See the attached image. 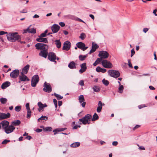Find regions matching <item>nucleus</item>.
Segmentation results:
<instances>
[{"label": "nucleus", "instance_id": "nucleus-41", "mask_svg": "<svg viewBox=\"0 0 157 157\" xmlns=\"http://www.w3.org/2000/svg\"><path fill=\"white\" fill-rule=\"evenodd\" d=\"M52 130V128L50 127H48L44 128V130L45 131H51Z\"/></svg>", "mask_w": 157, "mask_h": 157}, {"label": "nucleus", "instance_id": "nucleus-23", "mask_svg": "<svg viewBox=\"0 0 157 157\" xmlns=\"http://www.w3.org/2000/svg\"><path fill=\"white\" fill-rule=\"evenodd\" d=\"M60 27L56 24L53 25L52 27V30L53 33H57L59 30Z\"/></svg>", "mask_w": 157, "mask_h": 157}, {"label": "nucleus", "instance_id": "nucleus-64", "mask_svg": "<svg viewBox=\"0 0 157 157\" xmlns=\"http://www.w3.org/2000/svg\"><path fill=\"white\" fill-rule=\"evenodd\" d=\"M42 131V129H39V128H37V129L36 131V132H41Z\"/></svg>", "mask_w": 157, "mask_h": 157}, {"label": "nucleus", "instance_id": "nucleus-9", "mask_svg": "<svg viewBox=\"0 0 157 157\" xmlns=\"http://www.w3.org/2000/svg\"><path fill=\"white\" fill-rule=\"evenodd\" d=\"M98 56L102 59H106L108 57L109 54L108 52L106 51H101L99 52Z\"/></svg>", "mask_w": 157, "mask_h": 157}, {"label": "nucleus", "instance_id": "nucleus-63", "mask_svg": "<svg viewBox=\"0 0 157 157\" xmlns=\"http://www.w3.org/2000/svg\"><path fill=\"white\" fill-rule=\"evenodd\" d=\"M148 29L147 28H144L143 29V31L145 33H146L148 30Z\"/></svg>", "mask_w": 157, "mask_h": 157}, {"label": "nucleus", "instance_id": "nucleus-16", "mask_svg": "<svg viewBox=\"0 0 157 157\" xmlns=\"http://www.w3.org/2000/svg\"><path fill=\"white\" fill-rule=\"evenodd\" d=\"M37 105L39 107V108L38 109V110L39 112L43 111L44 108L47 106V105L46 104H43L40 101L39 102Z\"/></svg>", "mask_w": 157, "mask_h": 157}, {"label": "nucleus", "instance_id": "nucleus-31", "mask_svg": "<svg viewBox=\"0 0 157 157\" xmlns=\"http://www.w3.org/2000/svg\"><path fill=\"white\" fill-rule=\"evenodd\" d=\"M54 42L57 48H59L61 47V44L59 40H56Z\"/></svg>", "mask_w": 157, "mask_h": 157}, {"label": "nucleus", "instance_id": "nucleus-20", "mask_svg": "<svg viewBox=\"0 0 157 157\" xmlns=\"http://www.w3.org/2000/svg\"><path fill=\"white\" fill-rule=\"evenodd\" d=\"M23 73H21V75L19 77L20 80L21 81H29V79Z\"/></svg>", "mask_w": 157, "mask_h": 157}, {"label": "nucleus", "instance_id": "nucleus-18", "mask_svg": "<svg viewBox=\"0 0 157 157\" xmlns=\"http://www.w3.org/2000/svg\"><path fill=\"white\" fill-rule=\"evenodd\" d=\"M81 69L79 70V72L82 74L86 71L87 69L86 64L84 63L81 64L80 65Z\"/></svg>", "mask_w": 157, "mask_h": 157}, {"label": "nucleus", "instance_id": "nucleus-14", "mask_svg": "<svg viewBox=\"0 0 157 157\" xmlns=\"http://www.w3.org/2000/svg\"><path fill=\"white\" fill-rule=\"evenodd\" d=\"M79 102L80 104H81V105L83 107H84L85 106L86 103L85 101V99L83 95H80L78 98Z\"/></svg>", "mask_w": 157, "mask_h": 157}, {"label": "nucleus", "instance_id": "nucleus-38", "mask_svg": "<svg viewBox=\"0 0 157 157\" xmlns=\"http://www.w3.org/2000/svg\"><path fill=\"white\" fill-rule=\"evenodd\" d=\"M102 82L104 84L105 86H107L109 84V81L107 80H105V78L103 79L102 80Z\"/></svg>", "mask_w": 157, "mask_h": 157}, {"label": "nucleus", "instance_id": "nucleus-49", "mask_svg": "<svg viewBox=\"0 0 157 157\" xmlns=\"http://www.w3.org/2000/svg\"><path fill=\"white\" fill-rule=\"evenodd\" d=\"M128 65L129 67L131 68H132L133 67L131 63L130 60V59L128 60Z\"/></svg>", "mask_w": 157, "mask_h": 157}, {"label": "nucleus", "instance_id": "nucleus-6", "mask_svg": "<svg viewBox=\"0 0 157 157\" xmlns=\"http://www.w3.org/2000/svg\"><path fill=\"white\" fill-rule=\"evenodd\" d=\"M101 64L103 66L107 68H111L113 67V65L109 61L105 60H102Z\"/></svg>", "mask_w": 157, "mask_h": 157}, {"label": "nucleus", "instance_id": "nucleus-50", "mask_svg": "<svg viewBox=\"0 0 157 157\" xmlns=\"http://www.w3.org/2000/svg\"><path fill=\"white\" fill-rule=\"evenodd\" d=\"M10 140H3L2 142V144H6L8 142H9Z\"/></svg>", "mask_w": 157, "mask_h": 157}, {"label": "nucleus", "instance_id": "nucleus-54", "mask_svg": "<svg viewBox=\"0 0 157 157\" xmlns=\"http://www.w3.org/2000/svg\"><path fill=\"white\" fill-rule=\"evenodd\" d=\"M46 35H45L44 33H42L41 35L39 36V37H44L46 36Z\"/></svg>", "mask_w": 157, "mask_h": 157}, {"label": "nucleus", "instance_id": "nucleus-61", "mask_svg": "<svg viewBox=\"0 0 157 157\" xmlns=\"http://www.w3.org/2000/svg\"><path fill=\"white\" fill-rule=\"evenodd\" d=\"M101 72L102 73H105L106 71V70L104 68H101Z\"/></svg>", "mask_w": 157, "mask_h": 157}, {"label": "nucleus", "instance_id": "nucleus-62", "mask_svg": "<svg viewBox=\"0 0 157 157\" xmlns=\"http://www.w3.org/2000/svg\"><path fill=\"white\" fill-rule=\"evenodd\" d=\"M118 144V142L117 141H113L112 143V144L114 146H116Z\"/></svg>", "mask_w": 157, "mask_h": 157}, {"label": "nucleus", "instance_id": "nucleus-2", "mask_svg": "<svg viewBox=\"0 0 157 157\" xmlns=\"http://www.w3.org/2000/svg\"><path fill=\"white\" fill-rule=\"evenodd\" d=\"M91 116L90 115L87 114L84 117L79 120V121L84 124H89V121H90Z\"/></svg>", "mask_w": 157, "mask_h": 157}, {"label": "nucleus", "instance_id": "nucleus-10", "mask_svg": "<svg viewBox=\"0 0 157 157\" xmlns=\"http://www.w3.org/2000/svg\"><path fill=\"white\" fill-rule=\"evenodd\" d=\"M19 74V70L17 69H15L10 73V76L11 78H16L17 77Z\"/></svg>", "mask_w": 157, "mask_h": 157}, {"label": "nucleus", "instance_id": "nucleus-26", "mask_svg": "<svg viewBox=\"0 0 157 157\" xmlns=\"http://www.w3.org/2000/svg\"><path fill=\"white\" fill-rule=\"evenodd\" d=\"M10 82L6 81L2 84L1 86V88L2 89H4L10 86Z\"/></svg>", "mask_w": 157, "mask_h": 157}, {"label": "nucleus", "instance_id": "nucleus-33", "mask_svg": "<svg viewBox=\"0 0 157 157\" xmlns=\"http://www.w3.org/2000/svg\"><path fill=\"white\" fill-rule=\"evenodd\" d=\"M94 91L95 92H98L100 91V89L99 87L97 86H94L92 88Z\"/></svg>", "mask_w": 157, "mask_h": 157}, {"label": "nucleus", "instance_id": "nucleus-24", "mask_svg": "<svg viewBox=\"0 0 157 157\" xmlns=\"http://www.w3.org/2000/svg\"><path fill=\"white\" fill-rule=\"evenodd\" d=\"M37 41L40 42L48 43V40L47 38H43V37H39L36 39Z\"/></svg>", "mask_w": 157, "mask_h": 157}, {"label": "nucleus", "instance_id": "nucleus-15", "mask_svg": "<svg viewBox=\"0 0 157 157\" xmlns=\"http://www.w3.org/2000/svg\"><path fill=\"white\" fill-rule=\"evenodd\" d=\"M70 42L68 41H66L63 44V50L68 51L70 49Z\"/></svg>", "mask_w": 157, "mask_h": 157}, {"label": "nucleus", "instance_id": "nucleus-57", "mask_svg": "<svg viewBox=\"0 0 157 157\" xmlns=\"http://www.w3.org/2000/svg\"><path fill=\"white\" fill-rule=\"evenodd\" d=\"M146 106L145 105H141L138 106V108L139 109H141V108L144 107Z\"/></svg>", "mask_w": 157, "mask_h": 157}, {"label": "nucleus", "instance_id": "nucleus-21", "mask_svg": "<svg viewBox=\"0 0 157 157\" xmlns=\"http://www.w3.org/2000/svg\"><path fill=\"white\" fill-rule=\"evenodd\" d=\"M10 114L9 113L5 114L0 113V120L8 118L10 117Z\"/></svg>", "mask_w": 157, "mask_h": 157}, {"label": "nucleus", "instance_id": "nucleus-37", "mask_svg": "<svg viewBox=\"0 0 157 157\" xmlns=\"http://www.w3.org/2000/svg\"><path fill=\"white\" fill-rule=\"evenodd\" d=\"M54 95L56 97L58 100H60L63 98V96L59 94H57L56 93H54Z\"/></svg>", "mask_w": 157, "mask_h": 157}, {"label": "nucleus", "instance_id": "nucleus-59", "mask_svg": "<svg viewBox=\"0 0 157 157\" xmlns=\"http://www.w3.org/2000/svg\"><path fill=\"white\" fill-rule=\"evenodd\" d=\"M58 129L59 131V132H60L65 130L66 129V128H58Z\"/></svg>", "mask_w": 157, "mask_h": 157}, {"label": "nucleus", "instance_id": "nucleus-45", "mask_svg": "<svg viewBox=\"0 0 157 157\" xmlns=\"http://www.w3.org/2000/svg\"><path fill=\"white\" fill-rule=\"evenodd\" d=\"M53 101L55 105V107L56 108V107L57 106V100L55 99H53Z\"/></svg>", "mask_w": 157, "mask_h": 157}, {"label": "nucleus", "instance_id": "nucleus-29", "mask_svg": "<svg viewBox=\"0 0 157 157\" xmlns=\"http://www.w3.org/2000/svg\"><path fill=\"white\" fill-rule=\"evenodd\" d=\"M80 144V143L79 142H75L71 144L70 146L71 147L75 148L79 147Z\"/></svg>", "mask_w": 157, "mask_h": 157}, {"label": "nucleus", "instance_id": "nucleus-25", "mask_svg": "<svg viewBox=\"0 0 157 157\" xmlns=\"http://www.w3.org/2000/svg\"><path fill=\"white\" fill-rule=\"evenodd\" d=\"M29 64L27 65L22 69V72L25 74H27L29 68Z\"/></svg>", "mask_w": 157, "mask_h": 157}, {"label": "nucleus", "instance_id": "nucleus-17", "mask_svg": "<svg viewBox=\"0 0 157 157\" xmlns=\"http://www.w3.org/2000/svg\"><path fill=\"white\" fill-rule=\"evenodd\" d=\"M10 123L9 121L4 120L1 122V128H2L5 130L9 125Z\"/></svg>", "mask_w": 157, "mask_h": 157}, {"label": "nucleus", "instance_id": "nucleus-3", "mask_svg": "<svg viewBox=\"0 0 157 157\" xmlns=\"http://www.w3.org/2000/svg\"><path fill=\"white\" fill-rule=\"evenodd\" d=\"M91 116L90 115L87 114L84 117L79 120V121L84 124H89V121H90Z\"/></svg>", "mask_w": 157, "mask_h": 157}, {"label": "nucleus", "instance_id": "nucleus-52", "mask_svg": "<svg viewBox=\"0 0 157 157\" xmlns=\"http://www.w3.org/2000/svg\"><path fill=\"white\" fill-rule=\"evenodd\" d=\"M79 84L81 86H83L84 85V82L83 80H81L79 82Z\"/></svg>", "mask_w": 157, "mask_h": 157}, {"label": "nucleus", "instance_id": "nucleus-58", "mask_svg": "<svg viewBox=\"0 0 157 157\" xmlns=\"http://www.w3.org/2000/svg\"><path fill=\"white\" fill-rule=\"evenodd\" d=\"M53 132H54V135H56L57 132H59V131L58 130V128L55 129L53 130Z\"/></svg>", "mask_w": 157, "mask_h": 157}, {"label": "nucleus", "instance_id": "nucleus-22", "mask_svg": "<svg viewBox=\"0 0 157 157\" xmlns=\"http://www.w3.org/2000/svg\"><path fill=\"white\" fill-rule=\"evenodd\" d=\"M47 50H45L41 51L39 54V55L45 58H46L48 54Z\"/></svg>", "mask_w": 157, "mask_h": 157}, {"label": "nucleus", "instance_id": "nucleus-60", "mask_svg": "<svg viewBox=\"0 0 157 157\" xmlns=\"http://www.w3.org/2000/svg\"><path fill=\"white\" fill-rule=\"evenodd\" d=\"M59 25L62 27H64L65 26V23L63 22H59Z\"/></svg>", "mask_w": 157, "mask_h": 157}, {"label": "nucleus", "instance_id": "nucleus-19", "mask_svg": "<svg viewBox=\"0 0 157 157\" xmlns=\"http://www.w3.org/2000/svg\"><path fill=\"white\" fill-rule=\"evenodd\" d=\"M98 47L99 46L98 45L94 42H93L92 43V49L90 50L89 54H90L96 51V49L98 48Z\"/></svg>", "mask_w": 157, "mask_h": 157}, {"label": "nucleus", "instance_id": "nucleus-55", "mask_svg": "<svg viewBox=\"0 0 157 157\" xmlns=\"http://www.w3.org/2000/svg\"><path fill=\"white\" fill-rule=\"evenodd\" d=\"M7 32H5L3 31H0V35H2L5 34H7Z\"/></svg>", "mask_w": 157, "mask_h": 157}, {"label": "nucleus", "instance_id": "nucleus-32", "mask_svg": "<svg viewBox=\"0 0 157 157\" xmlns=\"http://www.w3.org/2000/svg\"><path fill=\"white\" fill-rule=\"evenodd\" d=\"M87 57L86 55H80L79 56V59L81 61L84 60Z\"/></svg>", "mask_w": 157, "mask_h": 157}, {"label": "nucleus", "instance_id": "nucleus-11", "mask_svg": "<svg viewBox=\"0 0 157 157\" xmlns=\"http://www.w3.org/2000/svg\"><path fill=\"white\" fill-rule=\"evenodd\" d=\"M48 59L49 60L52 62H56L55 60L56 59V55L54 53L51 52L49 53L48 55Z\"/></svg>", "mask_w": 157, "mask_h": 157}, {"label": "nucleus", "instance_id": "nucleus-43", "mask_svg": "<svg viewBox=\"0 0 157 157\" xmlns=\"http://www.w3.org/2000/svg\"><path fill=\"white\" fill-rule=\"evenodd\" d=\"M21 109V107L20 106H17L15 108V111L17 112H19L20 111Z\"/></svg>", "mask_w": 157, "mask_h": 157}, {"label": "nucleus", "instance_id": "nucleus-35", "mask_svg": "<svg viewBox=\"0 0 157 157\" xmlns=\"http://www.w3.org/2000/svg\"><path fill=\"white\" fill-rule=\"evenodd\" d=\"M98 114L95 113L93 116V118L92 119V121H95L98 120Z\"/></svg>", "mask_w": 157, "mask_h": 157}, {"label": "nucleus", "instance_id": "nucleus-51", "mask_svg": "<svg viewBox=\"0 0 157 157\" xmlns=\"http://www.w3.org/2000/svg\"><path fill=\"white\" fill-rule=\"evenodd\" d=\"M101 68L100 67H98L96 68V71L98 72H101Z\"/></svg>", "mask_w": 157, "mask_h": 157}, {"label": "nucleus", "instance_id": "nucleus-40", "mask_svg": "<svg viewBox=\"0 0 157 157\" xmlns=\"http://www.w3.org/2000/svg\"><path fill=\"white\" fill-rule=\"evenodd\" d=\"M27 118H29L31 115V112L30 110H27Z\"/></svg>", "mask_w": 157, "mask_h": 157}, {"label": "nucleus", "instance_id": "nucleus-1", "mask_svg": "<svg viewBox=\"0 0 157 157\" xmlns=\"http://www.w3.org/2000/svg\"><path fill=\"white\" fill-rule=\"evenodd\" d=\"M6 36L8 40L12 42L16 40L19 41L21 39L20 36L18 35V33L17 32L9 33Z\"/></svg>", "mask_w": 157, "mask_h": 157}, {"label": "nucleus", "instance_id": "nucleus-30", "mask_svg": "<svg viewBox=\"0 0 157 157\" xmlns=\"http://www.w3.org/2000/svg\"><path fill=\"white\" fill-rule=\"evenodd\" d=\"M31 25H30V26L27 28L28 32L29 33H36V30L34 28L30 29V28Z\"/></svg>", "mask_w": 157, "mask_h": 157}, {"label": "nucleus", "instance_id": "nucleus-28", "mask_svg": "<svg viewBox=\"0 0 157 157\" xmlns=\"http://www.w3.org/2000/svg\"><path fill=\"white\" fill-rule=\"evenodd\" d=\"M21 123V121L19 120L14 121L12 122L11 124L13 126H18Z\"/></svg>", "mask_w": 157, "mask_h": 157}, {"label": "nucleus", "instance_id": "nucleus-4", "mask_svg": "<svg viewBox=\"0 0 157 157\" xmlns=\"http://www.w3.org/2000/svg\"><path fill=\"white\" fill-rule=\"evenodd\" d=\"M108 73L109 75L114 78H118L120 76L119 72L117 71L109 70Z\"/></svg>", "mask_w": 157, "mask_h": 157}, {"label": "nucleus", "instance_id": "nucleus-42", "mask_svg": "<svg viewBox=\"0 0 157 157\" xmlns=\"http://www.w3.org/2000/svg\"><path fill=\"white\" fill-rule=\"evenodd\" d=\"M124 89V87L123 85H120L118 88L119 92L120 93H122Z\"/></svg>", "mask_w": 157, "mask_h": 157}, {"label": "nucleus", "instance_id": "nucleus-48", "mask_svg": "<svg viewBox=\"0 0 157 157\" xmlns=\"http://www.w3.org/2000/svg\"><path fill=\"white\" fill-rule=\"evenodd\" d=\"M25 107L27 110H30L29 107V103H27L26 104Z\"/></svg>", "mask_w": 157, "mask_h": 157}, {"label": "nucleus", "instance_id": "nucleus-47", "mask_svg": "<svg viewBox=\"0 0 157 157\" xmlns=\"http://www.w3.org/2000/svg\"><path fill=\"white\" fill-rule=\"evenodd\" d=\"M135 52L133 49H132L131 50V57H132L135 54Z\"/></svg>", "mask_w": 157, "mask_h": 157}, {"label": "nucleus", "instance_id": "nucleus-39", "mask_svg": "<svg viewBox=\"0 0 157 157\" xmlns=\"http://www.w3.org/2000/svg\"><path fill=\"white\" fill-rule=\"evenodd\" d=\"M86 37V36L85 34L82 33L81 34L80 36H79V38L82 40H83Z\"/></svg>", "mask_w": 157, "mask_h": 157}, {"label": "nucleus", "instance_id": "nucleus-46", "mask_svg": "<svg viewBox=\"0 0 157 157\" xmlns=\"http://www.w3.org/2000/svg\"><path fill=\"white\" fill-rule=\"evenodd\" d=\"M102 59L101 58V57H100V58H97V59H96V60L95 61H96V62H97V63H99L101 61H102Z\"/></svg>", "mask_w": 157, "mask_h": 157}, {"label": "nucleus", "instance_id": "nucleus-36", "mask_svg": "<svg viewBox=\"0 0 157 157\" xmlns=\"http://www.w3.org/2000/svg\"><path fill=\"white\" fill-rule=\"evenodd\" d=\"M48 117L46 116H42L41 117L38 119V121H40V120H44L45 121H47L48 120Z\"/></svg>", "mask_w": 157, "mask_h": 157}, {"label": "nucleus", "instance_id": "nucleus-27", "mask_svg": "<svg viewBox=\"0 0 157 157\" xmlns=\"http://www.w3.org/2000/svg\"><path fill=\"white\" fill-rule=\"evenodd\" d=\"M68 67L71 69H74L76 68V63L73 61H72L69 63Z\"/></svg>", "mask_w": 157, "mask_h": 157}, {"label": "nucleus", "instance_id": "nucleus-44", "mask_svg": "<svg viewBox=\"0 0 157 157\" xmlns=\"http://www.w3.org/2000/svg\"><path fill=\"white\" fill-rule=\"evenodd\" d=\"M104 105V104L103 103L102 104V102L101 101H99L98 102V106L102 109V105Z\"/></svg>", "mask_w": 157, "mask_h": 157}, {"label": "nucleus", "instance_id": "nucleus-13", "mask_svg": "<svg viewBox=\"0 0 157 157\" xmlns=\"http://www.w3.org/2000/svg\"><path fill=\"white\" fill-rule=\"evenodd\" d=\"M77 47L81 49L83 51L85 50L88 48V47H86L85 44L84 43L82 42H79L76 44Z\"/></svg>", "mask_w": 157, "mask_h": 157}, {"label": "nucleus", "instance_id": "nucleus-12", "mask_svg": "<svg viewBox=\"0 0 157 157\" xmlns=\"http://www.w3.org/2000/svg\"><path fill=\"white\" fill-rule=\"evenodd\" d=\"M15 129L14 127H13L11 124L9 125L7 128L4 130L6 134H9L12 132Z\"/></svg>", "mask_w": 157, "mask_h": 157}, {"label": "nucleus", "instance_id": "nucleus-7", "mask_svg": "<svg viewBox=\"0 0 157 157\" xmlns=\"http://www.w3.org/2000/svg\"><path fill=\"white\" fill-rule=\"evenodd\" d=\"M44 87L43 90L45 92L50 93L52 91V87L50 85L46 82L44 83Z\"/></svg>", "mask_w": 157, "mask_h": 157}, {"label": "nucleus", "instance_id": "nucleus-56", "mask_svg": "<svg viewBox=\"0 0 157 157\" xmlns=\"http://www.w3.org/2000/svg\"><path fill=\"white\" fill-rule=\"evenodd\" d=\"M102 108L99 107L98 106L97 109V111L98 113H100L101 112Z\"/></svg>", "mask_w": 157, "mask_h": 157}, {"label": "nucleus", "instance_id": "nucleus-34", "mask_svg": "<svg viewBox=\"0 0 157 157\" xmlns=\"http://www.w3.org/2000/svg\"><path fill=\"white\" fill-rule=\"evenodd\" d=\"M0 102L2 104H5L7 101V99L5 98H2L0 99Z\"/></svg>", "mask_w": 157, "mask_h": 157}, {"label": "nucleus", "instance_id": "nucleus-53", "mask_svg": "<svg viewBox=\"0 0 157 157\" xmlns=\"http://www.w3.org/2000/svg\"><path fill=\"white\" fill-rule=\"evenodd\" d=\"M27 10L26 9L23 10L22 11H20V13H27Z\"/></svg>", "mask_w": 157, "mask_h": 157}, {"label": "nucleus", "instance_id": "nucleus-8", "mask_svg": "<svg viewBox=\"0 0 157 157\" xmlns=\"http://www.w3.org/2000/svg\"><path fill=\"white\" fill-rule=\"evenodd\" d=\"M39 81V76L38 75H34L32 78L31 85L33 87H35Z\"/></svg>", "mask_w": 157, "mask_h": 157}, {"label": "nucleus", "instance_id": "nucleus-5", "mask_svg": "<svg viewBox=\"0 0 157 157\" xmlns=\"http://www.w3.org/2000/svg\"><path fill=\"white\" fill-rule=\"evenodd\" d=\"M36 48L38 50H48V46L47 45L43 43H38L35 45Z\"/></svg>", "mask_w": 157, "mask_h": 157}]
</instances>
